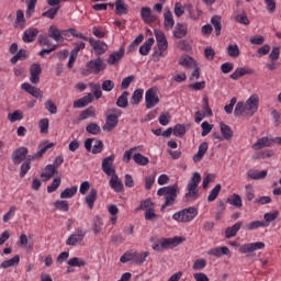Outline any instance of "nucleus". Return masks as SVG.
<instances>
[{"label":"nucleus","mask_w":281,"mask_h":281,"mask_svg":"<svg viewBox=\"0 0 281 281\" xmlns=\"http://www.w3.org/2000/svg\"><path fill=\"white\" fill-rule=\"evenodd\" d=\"M77 192H78V187L67 188L60 193V199H74Z\"/></svg>","instance_id":"43"},{"label":"nucleus","mask_w":281,"mask_h":281,"mask_svg":"<svg viewBox=\"0 0 281 281\" xmlns=\"http://www.w3.org/2000/svg\"><path fill=\"white\" fill-rule=\"evenodd\" d=\"M226 52L231 58H238L240 56V48H238V44H229Z\"/></svg>","instance_id":"40"},{"label":"nucleus","mask_w":281,"mask_h":281,"mask_svg":"<svg viewBox=\"0 0 281 281\" xmlns=\"http://www.w3.org/2000/svg\"><path fill=\"white\" fill-rule=\"evenodd\" d=\"M199 215V210L194 206L187 207L172 215L173 221L177 223H192Z\"/></svg>","instance_id":"4"},{"label":"nucleus","mask_w":281,"mask_h":281,"mask_svg":"<svg viewBox=\"0 0 281 281\" xmlns=\"http://www.w3.org/2000/svg\"><path fill=\"white\" fill-rule=\"evenodd\" d=\"M19 262H21V257H19V255H16L11 259L4 260L1 263V267H2V269H10V267H16V265H19Z\"/></svg>","instance_id":"42"},{"label":"nucleus","mask_w":281,"mask_h":281,"mask_svg":"<svg viewBox=\"0 0 281 281\" xmlns=\"http://www.w3.org/2000/svg\"><path fill=\"white\" fill-rule=\"evenodd\" d=\"M111 112L112 114L106 116L105 124L103 125V131H105V133H111V131L117 126L120 117L122 116V111L117 109H112Z\"/></svg>","instance_id":"7"},{"label":"nucleus","mask_w":281,"mask_h":281,"mask_svg":"<svg viewBox=\"0 0 281 281\" xmlns=\"http://www.w3.org/2000/svg\"><path fill=\"white\" fill-rule=\"evenodd\" d=\"M21 88L26 93H30V95H33V98H43V91L40 88H36L29 82L22 83Z\"/></svg>","instance_id":"17"},{"label":"nucleus","mask_w":281,"mask_h":281,"mask_svg":"<svg viewBox=\"0 0 281 281\" xmlns=\"http://www.w3.org/2000/svg\"><path fill=\"white\" fill-rule=\"evenodd\" d=\"M159 95L157 94V88H149L145 93L146 109H155L159 104Z\"/></svg>","instance_id":"8"},{"label":"nucleus","mask_w":281,"mask_h":281,"mask_svg":"<svg viewBox=\"0 0 281 281\" xmlns=\"http://www.w3.org/2000/svg\"><path fill=\"white\" fill-rule=\"evenodd\" d=\"M245 195L247 201H254L256 199V191L254 190V186L251 184L245 186Z\"/></svg>","instance_id":"54"},{"label":"nucleus","mask_w":281,"mask_h":281,"mask_svg":"<svg viewBox=\"0 0 281 281\" xmlns=\"http://www.w3.org/2000/svg\"><path fill=\"white\" fill-rule=\"evenodd\" d=\"M128 91H124L116 100V106L120 109H126L128 106Z\"/></svg>","instance_id":"37"},{"label":"nucleus","mask_w":281,"mask_h":281,"mask_svg":"<svg viewBox=\"0 0 281 281\" xmlns=\"http://www.w3.org/2000/svg\"><path fill=\"white\" fill-rule=\"evenodd\" d=\"M139 210H145V221H156V218H159V215L155 213V203L150 199L143 201L136 209V212H139Z\"/></svg>","instance_id":"6"},{"label":"nucleus","mask_w":281,"mask_h":281,"mask_svg":"<svg viewBox=\"0 0 281 281\" xmlns=\"http://www.w3.org/2000/svg\"><path fill=\"white\" fill-rule=\"evenodd\" d=\"M179 65H181V67H184V69H194V67H196V60H194V58L188 56V55H183L179 58Z\"/></svg>","instance_id":"23"},{"label":"nucleus","mask_w":281,"mask_h":281,"mask_svg":"<svg viewBox=\"0 0 281 281\" xmlns=\"http://www.w3.org/2000/svg\"><path fill=\"white\" fill-rule=\"evenodd\" d=\"M87 236V232L82 231V228H77L76 232L66 239V245L68 247H77V245H80L82 240H85V237Z\"/></svg>","instance_id":"10"},{"label":"nucleus","mask_w":281,"mask_h":281,"mask_svg":"<svg viewBox=\"0 0 281 281\" xmlns=\"http://www.w3.org/2000/svg\"><path fill=\"white\" fill-rule=\"evenodd\" d=\"M244 222L239 221L235 223L233 226L227 227L225 229V238H234L238 232H240V227H243Z\"/></svg>","instance_id":"25"},{"label":"nucleus","mask_w":281,"mask_h":281,"mask_svg":"<svg viewBox=\"0 0 281 281\" xmlns=\"http://www.w3.org/2000/svg\"><path fill=\"white\" fill-rule=\"evenodd\" d=\"M144 98V89H136L130 100V103L133 105L139 104L142 102V99Z\"/></svg>","instance_id":"39"},{"label":"nucleus","mask_w":281,"mask_h":281,"mask_svg":"<svg viewBox=\"0 0 281 281\" xmlns=\"http://www.w3.org/2000/svg\"><path fill=\"white\" fill-rule=\"evenodd\" d=\"M38 128L42 135H47V133H49V119L45 117L40 120Z\"/></svg>","instance_id":"48"},{"label":"nucleus","mask_w":281,"mask_h":281,"mask_svg":"<svg viewBox=\"0 0 281 281\" xmlns=\"http://www.w3.org/2000/svg\"><path fill=\"white\" fill-rule=\"evenodd\" d=\"M227 203L234 207H243V198L238 193H234L231 198L227 199Z\"/></svg>","instance_id":"45"},{"label":"nucleus","mask_w":281,"mask_h":281,"mask_svg":"<svg viewBox=\"0 0 281 281\" xmlns=\"http://www.w3.org/2000/svg\"><path fill=\"white\" fill-rule=\"evenodd\" d=\"M41 64H32L30 68V74H31V82L32 85H38L41 80Z\"/></svg>","instance_id":"15"},{"label":"nucleus","mask_w":281,"mask_h":281,"mask_svg":"<svg viewBox=\"0 0 281 281\" xmlns=\"http://www.w3.org/2000/svg\"><path fill=\"white\" fill-rule=\"evenodd\" d=\"M220 130L224 139H232L234 137V131L225 123H220Z\"/></svg>","instance_id":"36"},{"label":"nucleus","mask_w":281,"mask_h":281,"mask_svg":"<svg viewBox=\"0 0 281 281\" xmlns=\"http://www.w3.org/2000/svg\"><path fill=\"white\" fill-rule=\"evenodd\" d=\"M153 45H155V38L149 37L140 47H139V55L140 56H148Z\"/></svg>","instance_id":"34"},{"label":"nucleus","mask_w":281,"mask_h":281,"mask_svg":"<svg viewBox=\"0 0 281 281\" xmlns=\"http://www.w3.org/2000/svg\"><path fill=\"white\" fill-rule=\"evenodd\" d=\"M48 35L53 41H56V43H63L65 41V37H63V32L56 27V25H50L48 29Z\"/></svg>","instance_id":"26"},{"label":"nucleus","mask_w":281,"mask_h":281,"mask_svg":"<svg viewBox=\"0 0 281 281\" xmlns=\"http://www.w3.org/2000/svg\"><path fill=\"white\" fill-rule=\"evenodd\" d=\"M173 135L176 137H183V135H186V126L181 125V124H177L173 127Z\"/></svg>","instance_id":"64"},{"label":"nucleus","mask_w":281,"mask_h":281,"mask_svg":"<svg viewBox=\"0 0 281 281\" xmlns=\"http://www.w3.org/2000/svg\"><path fill=\"white\" fill-rule=\"evenodd\" d=\"M164 27L169 32V30H172L175 27V16L172 15V11H170L169 8L165 9L164 13Z\"/></svg>","instance_id":"14"},{"label":"nucleus","mask_w":281,"mask_h":281,"mask_svg":"<svg viewBox=\"0 0 281 281\" xmlns=\"http://www.w3.org/2000/svg\"><path fill=\"white\" fill-rule=\"evenodd\" d=\"M183 240H186L183 237L167 238L169 249H170V247H177V246L181 245V243H183Z\"/></svg>","instance_id":"63"},{"label":"nucleus","mask_w":281,"mask_h":281,"mask_svg":"<svg viewBox=\"0 0 281 281\" xmlns=\"http://www.w3.org/2000/svg\"><path fill=\"white\" fill-rule=\"evenodd\" d=\"M271 144H274L273 138L261 137L255 144H252V150H260L262 148H269Z\"/></svg>","instance_id":"21"},{"label":"nucleus","mask_w":281,"mask_h":281,"mask_svg":"<svg viewBox=\"0 0 281 281\" xmlns=\"http://www.w3.org/2000/svg\"><path fill=\"white\" fill-rule=\"evenodd\" d=\"M27 153L29 151L26 147H20L15 151H13L12 154L13 164L19 166V164H21V161H23V159L27 157Z\"/></svg>","instance_id":"20"},{"label":"nucleus","mask_w":281,"mask_h":281,"mask_svg":"<svg viewBox=\"0 0 281 281\" xmlns=\"http://www.w3.org/2000/svg\"><path fill=\"white\" fill-rule=\"evenodd\" d=\"M266 245L262 241L244 244L239 247V254H254L260 249H265Z\"/></svg>","instance_id":"12"},{"label":"nucleus","mask_w":281,"mask_h":281,"mask_svg":"<svg viewBox=\"0 0 281 281\" xmlns=\"http://www.w3.org/2000/svg\"><path fill=\"white\" fill-rule=\"evenodd\" d=\"M9 122H21L23 120V112L15 110L13 113L8 114Z\"/></svg>","instance_id":"56"},{"label":"nucleus","mask_w":281,"mask_h":281,"mask_svg":"<svg viewBox=\"0 0 281 281\" xmlns=\"http://www.w3.org/2000/svg\"><path fill=\"white\" fill-rule=\"evenodd\" d=\"M133 159H134L135 164H137L138 166H148V164L150 162V159H148V157H146L142 154H135L133 156Z\"/></svg>","instance_id":"49"},{"label":"nucleus","mask_w":281,"mask_h":281,"mask_svg":"<svg viewBox=\"0 0 281 281\" xmlns=\"http://www.w3.org/2000/svg\"><path fill=\"white\" fill-rule=\"evenodd\" d=\"M97 200H98V190L91 189L89 194L85 199L89 210H93V205H95Z\"/></svg>","instance_id":"33"},{"label":"nucleus","mask_w":281,"mask_h":281,"mask_svg":"<svg viewBox=\"0 0 281 281\" xmlns=\"http://www.w3.org/2000/svg\"><path fill=\"white\" fill-rule=\"evenodd\" d=\"M207 267V260L200 258L196 259L192 266L193 271H203Z\"/></svg>","instance_id":"52"},{"label":"nucleus","mask_w":281,"mask_h":281,"mask_svg":"<svg viewBox=\"0 0 281 281\" xmlns=\"http://www.w3.org/2000/svg\"><path fill=\"white\" fill-rule=\"evenodd\" d=\"M15 25H16V27H20L21 30H23V27H25V14L23 13V10H18Z\"/></svg>","instance_id":"51"},{"label":"nucleus","mask_w":281,"mask_h":281,"mask_svg":"<svg viewBox=\"0 0 281 281\" xmlns=\"http://www.w3.org/2000/svg\"><path fill=\"white\" fill-rule=\"evenodd\" d=\"M151 248L154 251H164V249H170V246L168 244V238H161L154 241Z\"/></svg>","instance_id":"32"},{"label":"nucleus","mask_w":281,"mask_h":281,"mask_svg":"<svg viewBox=\"0 0 281 281\" xmlns=\"http://www.w3.org/2000/svg\"><path fill=\"white\" fill-rule=\"evenodd\" d=\"M89 117H95V109L90 106L80 113V120H89Z\"/></svg>","instance_id":"53"},{"label":"nucleus","mask_w":281,"mask_h":281,"mask_svg":"<svg viewBox=\"0 0 281 281\" xmlns=\"http://www.w3.org/2000/svg\"><path fill=\"white\" fill-rule=\"evenodd\" d=\"M188 34V25L183 23H177L173 30V36L176 38H184Z\"/></svg>","instance_id":"28"},{"label":"nucleus","mask_w":281,"mask_h":281,"mask_svg":"<svg viewBox=\"0 0 281 281\" xmlns=\"http://www.w3.org/2000/svg\"><path fill=\"white\" fill-rule=\"evenodd\" d=\"M54 207L60 212H69V203L65 200H58L54 203Z\"/></svg>","instance_id":"57"},{"label":"nucleus","mask_w":281,"mask_h":281,"mask_svg":"<svg viewBox=\"0 0 281 281\" xmlns=\"http://www.w3.org/2000/svg\"><path fill=\"white\" fill-rule=\"evenodd\" d=\"M91 102H93V95L87 94L74 102V109H85Z\"/></svg>","instance_id":"29"},{"label":"nucleus","mask_w":281,"mask_h":281,"mask_svg":"<svg viewBox=\"0 0 281 281\" xmlns=\"http://www.w3.org/2000/svg\"><path fill=\"white\" fill-rule=\"evenodd\" d=\"M134 258H135V251L130 250L127 252H125L121 258H120V262H134Z\"/></svg>","instance_id":"60"},{"label":"nucleus","mask_w":281,"mask_h":281,"mask_svg":"<svg viewBox=\"0 0 281 281\" xmlns=\"http://www.w3.org/2000/svg\"><path fill=\"white\" fill-rule=\"evenodd\" d=\"M106 69V63L102 57H98L97 59H91L86 64V68L81 70L83 76H91V74L98 75L100 71H104Z\"/></svg>","instance_id":"5"},{"label":"nucleus","mask_w":281,"mask_h":281,"mask_svg":"<svg viewBox=\"0 0 281 281\" xmlns=\"http://www.w3.org/2000/svg\"><path fill=\"white\" fill-rule=\"evenodd\" d=\"M255 74V70L249 67H239L231 75L232 80H238L243 76H251Z\"/></svg>","instance_id":"18"},{"label":"nucleus","mask_w":281,"mask_h":281,"mask_svg":"<svg viewBox=\"0 0 281 281\" xmlns=\"http://www.w3.org/2000/svg\"><path fill=\"white\" fill-rule=\"evenodd\" d=\"M278 216H280V212H278V211H273V212L266 213V214L263 215V220H265L263 223L267 224L268 227H269V225H270L271 223H273V221H276V218H278Z\"/></svg>","instance_id":"50"},{"label":"nucleus","mask_w":281,"mask_h":281,"mask_svg":"<svg viewBox=\"0 0 281 281\" xmlns=\"http://www.w3.org/2000/svg\"><path fill=\"white\" fill-rule=\"evenodd\" d=\"M56 175V166L47 165L44 169V172L41 173L43 181H49Z\"/></svg>","instance_id":"31"},{"label":"nucleus","mask_w":281,"mask_h":281,"mask_svg":"<svg viewBox=\"0 0 281 281\" xmlns=\"http://www.w3.org/2000/svg\"><path fill=\"white\" fill-rule=\"evenodd\" d=\"M89 44L92 47L95 56H103L109 52V44L93 37H89Z\"/></svg>","instance_id":"9"},{"label":"nucleus","mask_w":281,"mask_h":281,"mask_svg":"<svg viewBox=\"0 0 281 281\" xmlns=\"http://www.w3.org/2000/svg\"><path fill=\"white\" fill-rule=\"evenodd\" d=\"M140 16L144 23H155L157 21V16L153 14V10L149 7H143L140 9Z\"/></svg>","instance_id":"16"},{"label":"nucleus","mask_w":281,"mask_h":281,"mask_svg":"<svg viewBox=\"0 0 281 281\" xmlns=\"http://www.w3.org/2000/svg\"><path fill=\"white\" fill-rule=\"evenodd\" d=\"M260 102V98L258 94H252L249 97L246 102H238L235 106V116L240 117V115H246L248 117L254 116L258 112V103Z\"/></svg>","instance_id":"1"},{"label":"nucleus","mask_w":281,"mask_h":281,"mask_svg":"<svg viewBox=\"0 0 281 281\" xmlns=\"http://www.w3.org/2000/svg\"><path fill=\"white\" fill-rule=\"evenodd\" d=\"M205 153H207V143H201L198 149V153L193 156V161L196 164L203 159L205 156Z\"/></svg>","instance_id":"35"},{"label":"nucleus","mask_w":281,"mask_h":281,"mask_svg":"<svg viewBox=\"0 0 281 281\" xmlns=\"http://www.w3.org/2000/svg\"><path fill=\"white\" fill-rule=\"evenodd\" d=\"M124 47H121L119 52L112 53L108 58V65H117L124 58Z\"/></svg>","instance_id":"24"},{"label":"nucleus","mask_w":281,"mask_h":281,"mask_svg":"<svg viewBox=\"0 0 281 281\" xmlns=\"http://www.w3.org/2000/svg\"><path fill=\"white\" fill-rule=\"evenodd\" d=\"M46 111L50 113L52 115H56L58 113V108L56 106V103L52 100H47L44 104Z\"/></svg>","instance_id":"58"},{"label":"nucleus","mask_w":281,"mask_h":281,"mask_svg":"<svg viewBox=\"0 0 281 281\" xmlns=\"http://www.w3.org/2000/svg\"><path fill=\"white\" fill-rule=\"evenodd\" d=\"M173 12H175L176 16H178V19H179V18L183 16V14H186V7L183 4H181V2H176Z\"/></svg>","instance_id":"59"},{"label":"nucleus","mask_w":281,"mask_h":281,"mask_svg":"<svg viewBox=\"0 0 281 281\" xmlns=\"http://www.w3.org/2000/svg\"><path fill=\"white\" fill-rule=\"evenodd\" d=\"M115 155L108 156L102 160L101 168L108 177H111V175H115V167H113Z\"/></svg>","instance_id":"11"},{"label":"nucleus","mask_w":281,"mask_h":281,"mask_svg":"<svg viewBox=\"0 0 281 281\" xmlns=\"http://www.w3.org/2000/svg\"><path fill=\"white\" fill-rule=\"evenodd\" d=\"M110 177V188H112L114 192H124V183H122L117 173H112Z\"/></svg>","instance_id":"19"},{"label":"nucleus","mask_w":281,"mask_h":281,"mask_svg":"<svg viewBox=\"0 0 281 281\" xmlns=\"http://www.w3.org/2000/svg\"><path fill=\"white\" fill-rule=\"evenodd\" d=\"M232 251L227 246L215 247L207 250V256H213L214 258H223V256H231Z\"/></svg>","instance_id":"13"},{"label":"nucleus","mask_w":281,"mask_h":281,"mask_svg":"<svg viewBox=\"0 0 281 281\" xmlns=\"http://www.w3.org/2000/svg\"><path fill=\"white\" fill-rule=\"evenodd\" d=\"M36 36H38V29L30 27L24 31L22 41H24V43H34Z\"/></svg>","instance_id":"22"},{"label":"nucleus","mask_w":281,"mask_h":281,"mask_svg":"<svg viewBox=\"0 0 281 281\" xmlns=\"http://www.w3.org/2000/svg\"><path fill=\"white\" fill-rule=\"evenodd\" d=\"M222 188H223V187L221 186V183H217V184L211 190V192L209 193V196H207L209 203H212V202L216 201V199H218V194H221Z\"/></svg>","instance_id":"41"},{"label":"nucleus","mask_w":281,"mask_h":281,"mask_svg":"<svg viewBox=\"0 0 281 281\" xmlns=\"http://www.w3.org/2000/svg\"><path fill=\"white\" fill-rule=\"evenodd\" d=\"M214 181H216V175L214 173L206 175L202 182L203 190H207V188H210V183H214Z\"/></svg>","instance_id":"55"},{"label":"nucleus","mask_w":281,"mask_h":281,"mask_svg":"<svg viewBox=\"0 0 281 281\" xmlns=\"http://www.w3.org/2000/svg\"><path fill=\"white\" fill-rule=\"evenodd\" d=\"M67 263L69 265V267H85V265H87V262H85V260H82L78 257H74V258L69 259Z\"/></svg>","instance_id":"61"},{"label":"nucleus","mask_w":281,"mask_h":281,"mask_svg":"<svg viewBox=\"0 0 281 281\" xmlns=\"http://www.w3.org/2000/svg\"><path fill=\"white\" fill-rule=\"evenodd\" d=\"M157 45H158V56L160 58L166 57L167 54H168V40H165L162 42H158Z\"/></svg>","instance_id":"46"},{"label":"nucleus","mask_w":281,"mask_h":281,"mask_svg":"<svg viewBox=\"0 0 281 281\" xmlns=\"http://www.w3.org/2000/svg\"><path fill=\"white\" fill-rule=\"evenodd\" d=\"M49 148H54V143L42 142L38 145V150L33 156V159H41V157H43V155L45 153H47V150H49Z\"/></svg>","instance_id":"27"},{"label":"nucleus","mask_w":281,"mask_h":281,"mask_svg":"<svg viewBox=\"0 0 281 281\" xmlns=\"http://www.w3.org/2000/svg\"><path fill=\"white\" fill-rule=\"evenodd\" d=\"M158 196H165V203L160 207V212H166L167 207L175 205L177 201V194H179V186L172 184L168 187H162L157 191Z\"/></svg>","instance_id":"2"},{"label":"nucleus","mask_w":281,"mask_h":281,"mask_svg":"<svg viewBox=\"0 0 281 281\" xmlns=\"http://www.w3.org/2000/svg\"><path fill=\"white\" fill-rule=\"evenodd\" d=\"M199 183H201V173L194 172L189 183L184 198L187 201H196L199 199Z\"/></svg>","instance_id":"3"},{"label":"nucleus","mask_w":281,"mask_h":281,"mask_svg":"<svg viewBox=\"0 0 281 281\" xmlns=\"http://www.w3.org/2000/svg\"><path fill=\"white\" fill-rule=\"evenodd\" d=\"M150 256V252L145 251V252H137L134 251V262L136 265H144L146 262V258Z\"/></svg>","instance_id":"44"},{"label":"nucleus","mask_w":281,"mask_h":281,"mask_svg":"<svg viewBox=\"0 0 281 281\" xmlns=\"http://www.w3.org/2000/svg\"><path fill=\"white\" fill-rule=\"evenodd\" d=\"M247 177L249 179H254L255 181H259L260 179H266L267 178V170H250L247 173Z\"/></svg>","instance_id":"38"},{"label":"nucleus","mask_w":281,"mask_h":281,"mask_svg":"<svg viewBox=\"0 0 281 281\" xmlns=\"http://www.w3.org/2000/svg\"><path fill=\"white\" fill-rule=\"evenodd\" d=\"M87 133H90V135H98L100 133V125L97 123H90L86 127Z\"/></svg>","instance_id":"62"},{"label":"nucleus","mask_w":281,"mask_h":281,"mask_svg":"<svg viewBox=\"0 0 281 281\" xmlns=\"http://www.w3.org/2000/svg\"><path fill=\"white\" fill-rule=\"evenodd\" d=\"M117 16H124L128 14V4L124 0H116L114 3Z\"/></svg>","instance_id":"30"},{"label":"nucleus","mask_w":281,"mask_h":281,"mask_svg":"<svg viewBox=\"0 0 281 281\" xmlns=\"http://www.w3.org/2000/svg\"><path fill=\"white\" fill-rule=\"evenodd\" d=\"M259 227H269V224H265L263 221H252L248 225H246V229L248 232H254V229H259Z\"/></svg>","instance_id":"47"}]
</instances>
